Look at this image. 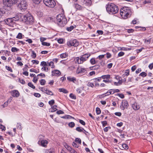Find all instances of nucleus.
I'll use <instances>...</instances> for the list:
<instances>
[{
	"label": "nucleus",
	"instance_id": "nucleus-14",
	"mask_svg": "<svg viewBox=\"0 0 153 153\" xmlns=\"http://www.w3.org/2000/svg\"><path fill=\"white\" fill-rule=\"evenodd\" d=\"M12 95L14 97H18L19 96V91L16 90H14L12 91Z\"/></svg>",
	"mask_w": 153,
	"mask_h": 153
},
{
	"label": "nucleus",
	"instance_id": "nucleus-37",
	"mask_svg": "<svg viewBox=\"0 0 153 153\" xmlns=\"http://www.w3.org/2000/svg\"><path fill=\"white\" fill-rule=\"evenodd\" d=\"M32 55L31 56L33 59H35L36 57V53L33 51H32Z\"/></svg>",
	"mask_w": 153,
	"mask_h": 153
},
{
	"label": "nucleus",
	"instance_id": "nucleus-17",
	"mask_svg": "<svg viewBox=\"0 0 153 153\" xmlns=\"http://www.w3.org/2000/svg\"><path fill=\"white\" fill-rule=\"evenodd\" d=\"M84 4L86 5L90 6L91 4V0H82Z\"/></svg>",
	"mask_w": 153,
	"mask_h": 153
},
{
	"label": "nucleus",
	"instance_id": "nucleus-3",
	"mask_svg": "<svg viewBox=\"0 0 153 153\" xmlns=\"http://www.w3.org/2000/svg\"><path fill=\"white\" fill-rule=\"evenodd\" d=\"M56 19L57 23L59 26H64L67 22L66 19L63 14H59L58 15L56 16Z\"/></svg>",
	"mask_w": 153,
	"mask_h": 153
},
{
	"label": "nucleus",
	"instance_id": "nucleus-18",
	"mask_svg": "<svg viewBox=\"0 0 153 153\" xmlns=\"http://www.w3.org/2000/svg\"><path fill=\"white\" fill-rule=\"evenodd\" d=\"M67 79L70 82H72L74 83L76 81V79L74 77H71V76H68L67 77Z\"/></svg>",
	"mask_w": 153,
	"mask_h": 153
},
{
	"label": "nucleus",
	"instance_id": "nucleus-49",
	"mask_svg": "<svg viewBox=\"0 0 153 153\" xmlns=\"http://www.w3.org/2000/svg\"><path fill=\"white\" fill-rule=\"evenodd\" d=\"M54 103V101L53 100H52L51 101H49L48 102L49 104L51 106H52V105H53Z\"/></svg>",
	"mask_w": 153,
	"mask_h": 153
},
{
	"label": "nucleus",
	"instance_id": "nucleus-50",
	"mask_svg": "<svg viewBox=\"0 0 153 153\" xmlns=\"http://www.w3.org/2000/svg\"><path fill=\"white\" fill-rule=\"evenodd\" d=\"M75 141L76 142H78L79 144H81V140L80 138H76L75 140Z\"/></svg>",
	"mask_w": 153,
	"mask_h": 153
},
{
	"label": "nucleus",
	"instance_id": "nucleus-40",
	"mask_svg": "<svg viewBox=\"0 0 153 153\" xmlns=\"http://www.w3.org/2000/svg\"><path fill=\"white\" fill-rule=\"evenodd\" d=\"M69 96L71 98L73 99H76V98L75 95L72 93L70 94Z\"/></svg>",
	"mask_w": 153,
	"mask_h": 153
},
{
	"label": "nucleus",
	"instance_id": "nucleus-7",
	"mask_svg": "<svg viewBox=\"0 0 153 153\" xmlns=\"http://www.w3.org/2000/svg\"><path fill=\"white\" fill-rule=\"evenodd\" d=\"M18 0H3V3L5 6L10 7L17 2Z\"/></svg>",
	"mask_w": 153,
	"mask_h": 153
},
{
	"label": "nucleus",
	"instance_id": "nucleus-19",
	"mask_svg": "<svg viewBox=\"0 0 153 153\" xmlns=\"http://www.w3.org/2000/svg\"><path fill=\"white\" fill-rule=\"evenodd\" d=\"M59 91L60 92H62L65 94H67L68 93V91L66 89L64 88H59Z\"/></svg>",
	"mask_w": 153,
	"mask_h": 153
},
{
	"label": "nucleus",
	"instance_id": "nucleus-35",
	"mask_svg": "<svg viewBox=\"0 0 153 153\" xmlns=\"http://www.w3.org/2000/svg\"><path fill=\"white\" fill-rule=\"evenodd\" d=\"M96 112L97 114H100L101 113V111L100 108L97 107L96 108Z\"/></svg>",
	"mask_w": 153,
	"mask_h": 153
},
{
	"label": "nucleus",
	"instance_id": "nucleus-25",
	"mask_svg": "<svg viewBox=\"0 0 153 153\" xmlns=\"http://www.w3.org/2000/svg\"><path fill=\"white\" fill-rule=\"evenodd\" d=\"M74 28V27L73 26H71L69 27H68L66 30L68 31H71Z\"/></svg>",
	"mask_w": 153,
	"mask_h": 153
},
{
	"label": "nucleus",
	"instance_id": "nucleus-41",
	"mask_svg": "<svg viewBox=\"0 0 153 153\" xmlns=\"http://www.w3.org/2000/svg\"><path fill=\"white\" fill-rule=\"evenodd\" d=\"M122 147L124 149H128V146L127 145L126 143L123 144H122Z\"/></svg>",
	"mask_w": 153,
	"mask_h": 153
},
{
	"label": "nucleus",
	"instance_id": "nucleus-9",
	"mask_svg": "<svg viewBox=\"0 0 153 153\" xmlns=\"http://www.w3.org/2000/svg\"><path fill=\"white\" fill-rule=\"evenodd\" d=\"M19 19V17H14L12 18H9L7 19L5 21L7 24L11 25V24L15 23V22Z\"/></svg>",
	"mask_w": 153,
	"mask_h": 153
},
{
	"label": "nucleus",
	"instance_id": "nucleus-39",
	"mask_svg": "<svg viewBox=\"0 0 153 153\" xmlns=\"http://www.w3.org/2000/svg\"><path fill=\"white\" fill-rule=\"evenodd\" d=\"M42 44L43 45L46 46H49L50 45V43L45 42H42Z\"/></svg>",
	"mask_w": 153,
	"mask_h": 153
},
{
	"label": "nucleus",
	"instance_id": "nucleus-45",
	"mask_svg": "<svg viewBox=\"0 0 153 153\" xmlns=\"http://www.w3.org/2000/svg\"><path fill=\"white\" fill-rule=\"evenodd\" d=\"M90 62L92 64H94L95 63V59L94 58L91 59L90 60Z\"/></svg>",
	"mask_w": 153,
	"mask_h": 153
},
{
	"label": "nucleus",
	"instance_id": "nucleus-13",
	"mask_svg": "<svg viewBox=\"0 0 153 153\" xmlns=\"http://www.w3.org/2000/svg\"><path fill=\"white\" fill-rule=\"evenodd\" d=\"M38 143L41 145L42 146L46 147L48 143V142L46 140H42L41 141L39 140L38 141Z\"/></svg>",
	"mask_w": 153,
	"mask_h": 153
},
{
	"label": "nucleus",
	"instance_id": "nucleus-36",
	"mask_svg": "<svg viewBox=\"0 0 153 153\" xmlns=\"http://www.w3.org/2000/svg\"><path fill=\"white\" fill-rule=\"evenodd\" d=\"M45 93L48 95H53V94L51 91L47 89Z\"/></svg>",
	"mask_w": 153,
	"mask_h": 153
},
{
	"label": "nucleus",
	"instance_id": "nucleus-1",
	"mask_svg": "<svg viewBox=\"0 0 153 153\" xmlns=\"http://www.w3.org/2000/svg\"><path fill=\"white\" fill-rule=\"evenodd\" d=\"M106 8L107 11L109 14H116L119 10L118 6L112 3H109L106 5Z\"/></svg>",
	"mask_w": 153,
	"mask_h": 153
},
{
	"label": "nucleus",
	"instance_id": "nucleus-63",
	"mask_svg": "<svg viewBox=\"0 0 153 153\" xmlns=\"http://www.w3.org/2000/svg\"><path fill=\"white\" fill-rule=\"evenodd\" d=\"M0 128L2 130H5L6 129L5 127L1 124H0Z\"/></svg>",
	"mask_w": 153,
	"mask_h": 153
},
{
	"label": "nucleus",
	"instance_id": "nucleus-48",
	"mask_svg": "<svg viewBox=\"0 0 153 153\" xmlns=\"http://www.w3.org/2000/svg\"><path fill=\"white\" fill-rule=\"evenodd\" d=\"M116 95L119 96V97H120L122 99H123L124 97V95L122 94H116Z\"/></svg>",
	"mask_w": 153,
	"mask_h": 153
},
{
	"label": "nucleus",
	"instance_id": "nucleus-23",
	"mask_svg": "<svg viewBox=\"0 0 153 153\" xmlns=\"http://www.w3.org/2000/svg\"><path fill=\"white\" fill-rule=\"evenodd\" d=\"M68 54L66 53H63L60 55V57L62 59L65 58L68 56Z\"/></svg>",
	"mask_w": 153,
	"mask_h": 153
},
{
	"label": "nucleus",
	"instance_id": "nucleus-21",
	"mask_svg": "<svg viewBox=\"0 0 153 153\" xmlns=\"http://www.w3.org/2000/svg\"><path fill=\"white\" fill-rule=\"evenodd\" d=\"M101 78L103 79H109L110 78V75L109 74L102 75Z\"/></svg>",
	"mask_w": 153,
	"mask_h": 153
},
{
	"label": "nucleus",
	"instance_id": "nucleus-32",
	"mask_svg": "<svg viewBox=\"0 0 153 153\" xmlns=\"http://www.w3.org/2000/svg\"><path fill=\"white\" fill-rule=\"evenodd\" d=\"M22 34L21 33H19L18 35L16 37V38L19 39H22Z\"/></svg>",
	"mask_w": 153,
	"mask_h": 153
},
{
	"label": "nucleus",
	"instance_id": "nucleus-61",
	"mask_svg": "<svg viewBox=\"0 0 153 153\" xmlns=\"http://www.w3.org/2000/svg\"><path fill=\"white\" fill-rule=\"evenodd\" d=\"M34 95L35 97H41V94L38 93H34Z\"/></svg>",
	"mask_w": 153,
	"mask_h": 153
},
{
	"label": "nucleus",
	"instance_id": "nucleus-44",
	"mask_svg": "<svg viewBox=\"0 0 153 153\" xmlns=\"http://www.w3.org/2000/svg\"><path fill=\"white\" fill-rule=\"evenodd\" d=\"M87 85L89 87H91L92 88L94 86V84L93 83L91 82H88L87 84Z\"/></svg>",
	"mask_w": 153,
	"mask_h": 153
},
{
	"label": "nucleus",
	"instance_id": "nucleus-28",
	"mask_svg": "<svg viewBox=\"0 0 153 153\" xmlns=\"http://www.w3.org/2000/svg\"><path fill=\"white\" fill-rule=\"evenodd\" d=\"M122 80H119L118 82H114V85H119L122 84Z\"/></svg>",
	"mask_w": 153,
	"mask_h": 153
},
{
	"label": "nucleus",
	"instance_id": "nucleus-11",
	"mask_svg": "<svg viewBox=\"0 0 153 153\" xmlns=\"http://www.w3.org/2000/svg\"><path fill=\"white\" fill-rule=\"evenodd\" d=\"M128 106L127 101L126 100L122 101L121 105L120 106V108L122 110H124L125 109H127Z\"/></svg>",
	"mask_w": 153,
	"mask_h": 153
},
{
	"label": "nucleus",
	"instance_id": "nucleus-8",
	"mask_svg": "<svg viewBox=\"0 0 153 153\" xmlns=\"http://www.w3.org/2000/svg\"><path fill=\"white\" fill-rule=\"evenodd\" d=\"M43 1L46 6L50 7H53L56 5L54 0H43Z\"/></svg>",
	"mask_w": 153,
	"mask_h": 153
},
{
	"label": "nucleus",
	"instance_id": "nucleus-30",
	"mask_svg": "<svg viewBox=\"0 0 153 153\" xmlns=\"http://www.w3.org/2000/svg\"><path fill=\"white\" fill-rule=\"evenodd\" d=\"M129 74V70H127L126 71L124 74L123 75V77H124V76H128Z\"/></svg>",
	"mask_w": 153,
	"mask_h": 153
},
{
	"label": "nucleus",
	"instance_id": "nucleus-58",
	"mask_svg": "<svg viewBox=\"0 0 153 153\" xmlns=\"http://www.w3.org/2000/svg\"><path fill=\"white\" fill-rule=\"evenodd\" d=\"M105 55H105H100L99 56H98V57H97V58L98 59H101L104 58Z\"/></svg>",
	"mask_w": 153,
	"mask_h": 153
},
{
	"label": "nucleus",
	"instance_id": "nucleus-15",
	"mask_svg": "<svg viewBox=\"0 0 153 153\" xmlns=\"http://www.w3.org/2000/svg\"><path fill=\"white\" fill-rule=\"evenodd\" d=\"M52 74L53 76H59L61 74L60 72L58 70H56L52 71Z\"/></svg>",
	"mask_w": 153,
	"mask_h": 153
},
{
	"label": "nucleus",
	"instance_id": "nucleus-24",
	"mask_svg": "<svg viewBox=\"0 0 153 153\" xmlns=\"http://www.w3.org/2000/svg\"><path fill=\"white\" fill-rule=\"evenodd\" d=\"M57 107V106L56 105H54L53 106H51L52 109L51 111L52 112H54L56 111L57 110L56 108Z\"/></svg>",
	"mask_w": 153,
	"mask_h": 153
},
{
	"label": "nucleus",
	"instance_id": "nucleus-57",
	"mask_svg": "<svg viewBox=\"0 0 153 153\" xmlns=\"http://www.w3.org/2000/svg\"><path fill=\"white\" fill-rule=\"evenodd\" d=\"M4 12L3 11V10L1 8H0V18H1V16H3V14L4 13Z\"/></svg>",
	"mask_w": 153,
	"mask_h": 153
},
{
	"label": "nucleus",
	"instance_id": "nucleus-52",
	"mask_svg": "<svg viewBox=\"0 0 153 153\" xmlns=\"http://www.w3.org/2000/svg\"><path fill=\"white\" fill-rule=\"evenodd\" d=\"M32 63L33 64H35L36 65H37L39 63V61L38 60H33L31 61Z\"/></svg>",
	"mask_w": 153,
	"mask_h": 153
},
{
	"label": "nucleus",
	"instance_id": "nucleus-33",
	"mask_svg": "<svg viewBox=\"0 0 153 153\" xmlns=\"http://www.w3.org/2000/svg\"><path fill=\"white\" fill-rule=\"evenodd\" d=\"M69 126L71 128H73L75 126V124L73 122H71L68 123Z\"/></svg>",
	"mask_w": 153,
	"mask_h": 153
},
{
	"label": "nucleus",
	"instance_id": "nucleus-56",
	"mask_svg": "<svg viewBox=\"0 0 153 153\" xmlns=\"http://www.w3.org/2000/svg\"><path fill=\"white\" fill-rule=\"evenodd\" d=\"M19 81L20 83L23 85L25 84V81L23 79H19Z\"/></svg>",
	"mask_w": 153,
	"mask_h": 153
},
{
	"label": "nucleus",
	"instance_id": "nucleus-53",
	"mask_svg": "<svg viewBox=\"0 0 153 153\" xmlns=\"http://www.w3.org/2000/svg\"><path fill=\"white\" fill-rule=\"evenodd\" d=\"M42 71H48V68L46 67H43L41 68Z\"/></svg>",
	"mask_w": 153,
	"mask_h": 153
},
{
	"label": "nucleus",
	"instance_id": "nucleus-47",
	"mask_svg": "<svg viewBox=\"0 0 153 153\" xmlns=\"http://www.w3.org/2000/svg\"><path fill=\"white\" fill-rule=\"evenodd\" d=\"M5 68L8 71H10V72H13L12 69L9 66H5Z\"/></svg>",
	"mask_w": 153,
	"mask_h": 153
},
{
	"label": "nucleus",
	"instance_id": "nucleus-60",
	"mask_svg": "<svg viewBox=\"0 0 153 153\" xmlns=\"http://www.w3.org/2000/svg\"><path fill=\"white\" fill-rule=\"evenodd\" d=\"M102 123V126L103 127H105L106 126L107 124L106 121H103L101 122Z\"/></svg>",
	"mask_w": 153,
	"mask_h": 153
},
{
	"label": "nucleus",
	"instance_id": "nucleus-43",
	"mask_svg": "<svg viewBox=\"0 0 153 153\" xmlns=\"http://www.w3.org/2000/svg\"><path fill=\"white\" fill-rule=\"evenodd\" d=\"M19 49L15 47H13L11 48V51L13 52H17L18 51Z\"/></svg>",
	"mask_w": 153,
	"mask_h": 153
},
{
	"label": "nucleus",
	"instance_id": "nucleus-6",
	"mask_svg": "<svg viewBox=\"0 0 153 153\" xmlns=\"http://www.w3.org/2000/svg\"><path fill=\"white\" fill-rule=\"evenodd\" d=\"M18 8L22 11H25L27 8V3L25 0H18Z\"/></svg>",
	"mask_w": 153,
	"mask_h": 153
},
{
	"label": "nucleus",
	"instance_id": "nucleus-59",
	"mask_svg": "<svg viewBox=\"0 0 153 153\" xmlns=\"http://www.w3.org/2000/svg\"><path fill=\"white\" fill-rule=\"evenodd\" d=\"M124 53L123 52H120L118 53V56H122L124 55Z\"/></svg>",
	"mask_w": 153,
	"mask_h": 153
},
{
	"label": "nucleus",
	"instance_id": "nucleus-31",
	"mask_svg": "<svg viewBox=\"0 0 153 153\" xmlns=\"http://www.w3.org/2000/svg\"><path fill=\"white\" fill-rule=\"evenodd\" d=\"M28 85L29 86L32 88L33 89H34L35 88V87L31 82H29L28 83Z\"/></svg>",
	"mask_w": 153,
	"mask_h": 153
},
{
	"label": "nucleus",
	"instance_id": "nucleus-34",
	"mask_svg": "<svg viewBox=\"0 0 153 153\" xmlns=\"http://www.w3.org/2000/svg\"><path fill=\"white\" fill-rule=\"evenodd\" d=\"M33 2L36 4H39L42 1V0H32Z\"/></svg>",
	"mask_w": 153,
	"mask_h": 153
},
{
	"label": "nucleus",
	"instance_id": "nucleus-38",
	"mask_svg": "<svg viewBox=\"0 0 153 153\" xmlns=\"http://www.w3.org/2000/svg\"><path fill=\"white\" fill-rule=\"evenodd\" d=\"M46 82V81L45 79H42L40 80V84L42 85H44Z\"/></svg>",
	"mask_w": 153,
	"mask_h": 153
},
{
	"label": "nucleus",
	"instance_id": "nucleus-26",
	"mask_svg": "<svg viewBox=\"0 0 153 153\" xmlns=\"http://www.w3.org/2000/svg\"><path fill=\"white\" fill-rule=\"evenodd\" d=\"M62 118H63L67 119H71V118H73V119L74 118L73 117H72L71 116L69 115H66L65 116H63V117H62Z\"/></svg>",
	"mask_w": 153,
	"mask_h": 153
},
{
	"label": "nucleus",
	"instance_id": "nucleus-22",
	"mask_svg": "<svg viewBox=\"0 0 153 153\" xmlns=\"http://www.w3.org/2000/svg\"><path fill=\"white\" fill-rule=\"evenodd\" d=\"M47 64H48V65L51 66L52 68H54L55 67V66L54 65V63L52 61L50 62V63L47 62Z\"/></svg>",
	"mask_w": 153,
	"mask_h": 153
},
{
	"label": "nucleus",
	"instance_id": "nucleus-62",
	"mask_svg": "<svg viewBox=\"0 0 153 153\" xmlns=\"http://www.w3.org/2000/svg\"><path fill=\"white\" fill-rule=\"evenodd\" d=\"M115 115L118 116L119 117H120L122 115L121 113L120 112H117L114 113Z\"/></svg>",
	"mask_w": 153,
	"mask_h": 153
},
{
	"label": "nucleus",
	"instance_id": "nucleus-55",
	"mask_svg": "<svg viewBox=\"0 0 153 153\" xmlns=\"http://www.w3.org/2000/svg\"><path fill=\"white\" fill-rule=\"evenodd\" d=\"M40 41L42 42V43L44 42V41L46 39V38H44L43 37H40Z\"/></svg>",
	"mask_w": 153,
	"mask_h": 153
},
{
	"label": "nucleus",
	"instance_id": "nucleus-20",
	"mask_svg": "<svg viewBox=\"0 0 153 153\" xmlns=\"http://www.w3.org/2000/svg\"><path fill=\"white\" fill-rule=\"evenodd\" d=\"M76 130L79 132H83V130H84L85 131H86L83 128L80 127H77L76 128Z\"/></svg>",
	"mask_w": 153,
	"mask_h": 153
},
{
	"label": "nucleus",
	"instance_id": "nucleus-10",
	"mask_svg": "<svg viewBox=\"0 0 153 153\" xmlns=\"http://www.w3.org/2000/svg\"><path fill=\"white\" fill-rule=\"evenodd\" d=\"M67 44L69 47L74 46L76 47L79 45V42L76 39L71 40L67 42Z\"/></svg>",
	"mask_w": 153,
	"mask_h": 153
},
{
	"label": "nucleus",
	"instance_id": "nucleus-2",
	"mask_svg": "<svg viewBox=\"0 0 153 153\" xmlns=\"http://www.w3.org/2000/svg\"><path fill=\"white\" fill-rule=\"evenodd\" d=\"M131 14V11L130 7H124L120 10V14L124 19L129 17Z\"/></svg>",
	"mask_w": 153,
	"mask_h": 153
},
{
	"label": "nucleus",
	"instance_id": "nucleus-46",
	"mask_svg": "<svg viewBox=\"0 0 153 153\" xmlns=\"http://www.w3.org/2000/svg\"><path fill=\"white\" fill-rule=\"evenodd\" d=\"M101 78H102L101 77H98L97 78H96L95 79H94V81L95 82H97L100 81L101 79Z\"/></svg>",
	"mask_w": 153,
	"mask_h": 153
},
{
	"label": "nucleus",
	"instance_id": "nucleus-16",
	"mask_svg": "<svg viewBox=\"0 0 153 153\" xmlns=\"http://www.w3.org/2000/svg\"><path fill=\"white\" fill-rule=\"evenodd\" d=\"M132 106L133 108L135 110H138L140 108L139 105L136 102L132 104Z\"/></svg>",
	"mask_w": 153,
	"mask_h": 153
},
{
	"label": "nucleus",
	"instance_id": "nucleus-5",
	"mask_svg": "<svg viewBox=\"0 0 153 153\" xmlns=\"http://www.w3.org/2000/svg\"><path fill=\"white\" fill-rule=\"evenodd\" d=\"M22 21L27 25L32 24L33 22V19L30 14L24 15L22 17Z\"/></svg>",
	"mask_w": 153,
	"mask_h": 153
},
{
	"label": "nucleus",
	"instance_id": "nucleus-12",
	"mask_svg": "<svg viewBox=\"0 0 153 153\" xmlns=\"http://www.w3.org/2000/svg\"><path fill=\"white\" fill-rule=\"evenodd\" d=\"M86 71V69L85 68L79 67L77 68L76 71V73L77 74H82L85 73Z\"/></svg>",
	"mask_w": 153,
	"mask_h": 153
},
{
	"label": "nucleus",
	"instance_id": "nucleus-29",
	"mask_svg": "<svg viewBox=\"0 0 153 153\" xmlns=\"http://www.w3.org/2000/svg\"><path fill=\"white\" fill-rule=\"evenodd\" d=\"M40 65L41 66L45 67L48 65L47 62L46 63V62L44 61H42L41 62Z\"/></svg>",
	"mask_w": 153,
	"mask_h": 153
},
{
	"label": "nucleus",
	"instance_id": "nucleus-64",
	"mask_svg": "<svg viewBox=\"0 0 153 153\" xmlns=\"http://www.w3.org/2000/svg\"><path fill=\"white\" fill-rule=\"evenodd\" d=\"M48 153H55L53 149H51L49 150Z\"/></svg>",
	"mask_w": 153,
	"mask_h": 153
},
{
	"label": "nucleus",
	"instance_id": "nucleus-27",
	"mask_svg": "<svg viewBox=\"0 0 153 153\" xmlns=\"http://www.w3.org/2000/svg\"><path fill=\"white\" fill-rule=\"evenodd\" d=\"M74 7L77 10H80L81 9V7L78 4H76L74 5Z\"/></svg>",
	"mask_w": 153,
	"mask_h": 153
},
{
	"label": "nucleus",
	"instance_id": "nucleus-42",
	"mask_svg": "<svg viewBox=\"0 0 153 153\" xmlns=\"http://www.w3.org/2000/svg\"><path fill=\"white\" fill-rule=\"evenodd\" d=\"M146 75H147V74L145 72H143L141 73L140 74V76H142L143 77H144L146 76Z\"/></svg>",
	"mask_w": 153,
	"mask_h": 153
},
{
	"label": "nucleus",
	"instance_id": "nucleus-51",
	"mask_svg": "<svg viewBox=\"0 0 153 153\" xmlns=\"http://www.w3.org/2000/svg\"><path fill=\"white\" fill-rule=\"evenodd\" d=\"M30 71L31 72H34L36 73H38L39 72L38 71L36 70L33 68L31 69H30Z\"/></svg>",
	"mask_w": 153,
	"mask_h": 153
},
{
	"label": "nucleus",
	"instance_id": "nucleus-4",
	"mask_svg": "<svg viewBox=\"0 0 153 153\" xmlns=\"http://www.w3.org/2000/svg\"><path fill=\"white\" fill-rule=\"evenodd\" d=\"M90 55L91 54L90 53H86L81 56L80 57H76L74 59V60L75 62L78 64H82L87 60Z\"/></svg>",
	"mask_w": 153,
	"mask_h": 153
},
{
	"label": "nucleus",
	"instance_id": "nucleus-54",
	"mask_svg": "<svg viewBox=\"0 0 153 153\" xmlns=\"http://www.w3.org/2000/svg\"><path fill=\"white\" fill-rule=\"evenodd\" d=\"M106 57L107 59L110 58L111 56V55L109 52H107L106 53Z\"/></svg>",
	"mask_w": 153,
	"mask_h": 153
}]
</instances>
